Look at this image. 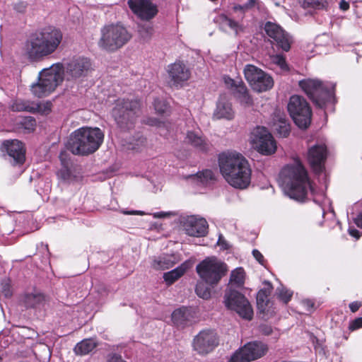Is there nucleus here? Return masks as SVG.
Returning a JSON list of instances; mask_svg holds the SVG:
<instances>
[{"label": "nucleus", "mask_w": 362, "mask_h": 362, "mask_svg": "<svg viewBox=\"0 0 362 362\" xmlns=\"http://www.w3.org/2000/svg\"><path fill=\"white\" fill-rule=\"evenodd\" d=\"M92 69L90 59L81 57L72 59L65 67L60 63L55 64L40 72L38 81L31 86V91L37 98L45 97L62 81L63 73L67 80H76L86 77Z\"/></svg>", "instance_id": "obj_1"}, {"label": "nucleus", "mask_w": 362, "mask_h": 362, "mask_svg": "<svg viewBox=\"0 0 362 362\" xmlns=\"http://www.w3.org/2000/svg\"><path fill=\"white\" fill-rule=\"evenodd\" d=\"M62 40V32L47 28L31 35L23 43V54L31 62H37L53 54Z\"/></svg>", "instance_id": "obj_2"}, {"label": "nucleus", "mask_w": 362, "mask_h": 362, "mask_svg": "<svg viewBox=\"0 0 362 362\" xmlns=\"http://www.w3.org/2000/svg\"><path fill=\"white\" fill-rule=\"evenodd\" d=\"M220 171L232 187L245 189L251 182L252 170L247 160L235 151L223 153L218 158Z\"/></svg>", "instance_id": "obj_3"}, {"label": "nucleus", "mask_w": 362, "mask_h": 362, "mask_svg": "<svg viewBox=\"0 0 362 362\" xmlns=\"http://www.w3.org/2000/svg\"><path fill=\"white\" fill-rule=\"evenodd\" d=\"M285 193L291 199L303 202L308 191L313 192L308 173L298 161L284 167L280 173Z\"/></svg>", "instance_id": "obj_4"}, {"label": "nucleus", "mask_w": 362, "mask_h": 362, "mask_svg": "<svg viewBox=\"0 0 362 362\" xmlns=\"http://www.w3.org/2000/svg\"><path fill=\"white\" fill-rule=\"evenodd\" d=\"M104 139L103 132L98 127H81L70 135L66 147L73 154L88 155L96 151Z\"/></svg>", "instance_id": "obj_5"}, {"label": "nucleus", "mask_w": 362, "mask_h": 362, "mask_svg": "<svg viewBox=\"0 0 362 362\" xmlns=\"http://www.w3.org/2000/svg\"><path fill=\"white\" fill-rule=\"evenodd\" d=\"M132 38V35L121 23H110L100 29L98 47L104 51L114 52L122 48Z\"/></svg>", "instance_id": "obj_6"}, {"label": "nucleus", "mask_w": 362, "mask_h": 362, "mask_svg": "<svg viewBox=\"0 0 362 362\" xmlns=\"http://www.w3.org/2000/svg\"><path fill=\"white\" fill-rule=\"evenodd\" d=\"M140 108L141 103L137 99L117 100L112 115L118 127L123 131L132 129L139 116Z\"/></svg>", "instance_id": "obj_7"}, {"label": "nucleus", "mask_w": 362, "mask_h": 362, "mask_svg": "<svg viewBox=\"0 0 362 362\" xmlns=\"http://www.w3.org/2000/svg\"><path fill=\"white\" fill-rule=\"evenodd\" d=\"M300 88L318 107L323 108L333 97L334 86L317 78H305L299 81Z\"/></svg>", "instance_id": "obj_8"}, {"label": "nucleus", "mask_w": 362, "mask_h": 362, "mask_svg": "<svg viewBox=\"0 0 362 362\" xmlns=\"http://www.w3.org/2000/svg\"><path fill=\"white\" fill-rule=\"evenodd\" d=\"M196 271L202 279L210 286H216L227 272V264L216 257H208L199 262L196 267Z\"/></svg>", "instance_id": "obj_9"}, {"label": "nucleus", "mask_w": 362, "mask_h": 362, "mask_svg": "<svg viewBox=\"0 0 362 362\" xmlns=\"http://www.w3.org/2000/svg\"><path fill=\"white\" fill-rule=\"evenodd\" d=\"M224 304L228 310L235 311L243 319H252V305L240 292L231 288L226 290L224 294Z\"/></svg>", "instance_id": "obj_10"}, {"label": "nucleus", "mask_w": 362, "mask_h": 362, "mask_svg": "<svg viewBox=\"0 0 362 362\" xmlns=\"http://www.w3.org/2000/svg\"><path fill=\"white\" fill-rule=\"evenodd\" d=\"M288 111L296 124L300 128L306 129L310 124L311 109L303 97L291 96L288 104Z\"/></svg>", "instance_id": "obj_11"}, {"label": "nucleus", "mask_w": 362, "mask_h": 362, "mask_svg": "<svg viewBox=\"0 0 362 362\" xmlns=\"http://www.w3.org/2000/svg\"><path fill=\"white\" fill-rule=\"evenodd\" d=\"M244 74L252 88L257 92L267 91L274 86L272 76L252 64H247L245 66Z\"/></svg>", "instance_id": "obj_12"}, {"label": "nucleus", "mask_w": 362, "mask_h": 362, "mask_svg": "<svg viewBox=\"0 0 362 362\" xmlns=\"http://www.w3.org/2000/svg\"><path fill=\"white\" fill-rule=\"evenodd\" d=\"M268 351L262 341H250L238 349L230 357V362H250L264 356Z\"/></svg>", "instance_id": "obj_13"}, {"label": "nucleus", "mask_w": 362, "mask_h": 362, "mask_svg": "<svg viewBox=\"0 0 362 362\" xmlns=\"http://www.w3.org/2000/svg\"><path fill=\"white\" fill-rule=\"evenodd\" d=\"M252 142L262 154L271 155L276 151V142L272 134L264 127H257L252 132Z\"/></svg>", "instance_id": "obj_14"}, {"label": "nucleus", "mask_w": 362, "mask_h": 362, "mask_svg": "<svg viewBox=\"0 0 362 362\" xmlns=\"http://www.w3.org/2000/svg\"><path fill=\"white\" fill-rule=\"evenodd\" d=\"M218 344L216 333L211 329L199 332L193 339V349L199 354H207Z\"/></svg>", "instance_id": "obj_15"}, {"label": "nucleus", "mask_w": 362, "mask_h": 362, "mask_svg": "<svg viewBox=\"0 0 362 362\" xmlns=\"http://www.w3.org/2000/svg\"><path fill=\"white\" fill-rule=\"evenodd\" d=\"M182 224L186 233L190 236L203 237L208 233L209 225L205 218L197 216L183 218Z\"/></svg>", "instance_id": "obj_16"}, {"label": "nucleus", "mask_w": 362, "mask_h": 362, "mask_svg": "<svg viewBox=\"0 0 362 362\" xmlns=\"http://www.w3.org/2000/svg\"><path fill=\"white\" fill-rule=\"evenodd\" d=\"M264 29L267 35L283 50L287 52L290 49L291 37L279 25L269 21L265 23Z\"/></svg>", "instance_id": "obj_17"}, {"label": "nucleus", "mask_w": 362, "mask_h": 362, "mask_svg": "<svg viewBox=\"0 0 362 362\" xmlns=\"http://www.w3.org/2000/svg\"><path fill=\"white\" fill-rule=\"evenodd\" d=\"M132 11L142 20L149 21L158 13L157 7L150 0H129Z\"/></svg>", "instance_id": "obj_18"}, {"label": "nucleus", "mask_w": 362, "mask_h": 362, "mask_svg": "<svg viewBox=\"0 0 362 362\" xmlns=\"http://www.w3.org/2000/svg\"><path fill=\"white\" fill-rule=\"evenodd\" d=\"M327 156V150L325 144L315 145L309 148L308 160L315 173H320L324 170Z\"/></svg>", "instance_id": "obj_19"}, {"label": "nucleus", "mask_w": 362, "mask_h": 362, "mask_svg": "<svg viewBox=\"0 0 362 362\" xmlns=\"http://www.w3.org/2000/svg\"><path fill=\"white\" fill-rule=\"evenodd\" d=\"M168 73L170 83L174 86H182L183 83L188 81L191 76L189 68L181 62H175L168 66Z\"/></svg>", "instance_id": "obj_20"}, {"label": "nucleus", "mask_w": 362, "mask_h": 362, "mask_svg": "<svg viewBox=\"0 0 362 362\" xmlns=\"http://www.w3.org/2000/svg\"><path fill=\"white\" fill-rule=\"evenodd\" d=\"M2 151L13 158V165H22L25 160V149L23 144L18 140H7L2 144Z\"/></svg>", "instance_id": "obj_21"}, {"label": "nucleus", "mask_w": 362, "mask_h": 362, "mask_svg": "<svg viewBox=\"0 0 362 362\" xmlns=\"http://www.w3.org/2000/svg\"><path fill=\"white\" fill-rule=\"evenodd\" d=\"M59 158L62 163V168L57 173L58 177L64 182L70 183L78 180L79 172L73 167L70 160L67 158L65 152H61Z\"/></svg>", "instance_id": "obj_22"}, {"label": "nucleus", "mask_w": 362, "mask_h": 362, "mask_svg": "<svg viewBox=\"0 0 362 362\" xmlns=\"http://www.w3.org/2000/svg\"><path fill=\"white\" fill-rule=\"evenodd\" d=\"M11 108L13 111L40 112L47 115L51 111V104L49 103H35L25 100H16L13 103Z\"/></svg>", "instance_id": "obj_23"}, {"label": "nucleus", "mask_w": 362, "mask_h": 362, "mask_svg": "<svg viewBox=\"0 0 362 362\" xmlns=\"http://www.w3.org/2000/svg\"><path fill=\"white\" fill-rule=\"evenodd\" d=\"M185 142L201 152H206L211 146L210 143L199 131H188Z\"/></svg>", "instance_id": "obj_24"}, {"label": "nucleus", "mask_w": 362, "mask_h": 362, "mask_svg": "<svg viewBox=\"0 0 362 362\" xmlns=\"http://www.w3.org/2000/svg\"><path fill=\"white\" fill-rule=\"evenodd\" d=\"M234 116V111L231 103L226 95H221L216 104V108L214 112V117L216 119H231Z\"/></svg>", "instance_id": "obj_25"}, {"label": "nucleus", "mask_w": 362, "mask_h": 362, "mask_svg": "<svg viewBox=\"0 0 362 362\" xmlns=\"http://www.w3.org/2000/svg\"><path fill=\"white\" fill-rule=\"evenodd\" d=\"M272 286L269 282H264V286L260 289L257 294V305L260 313H266L269 312L268 305L269 304V296L272 291Z\"/></svg>", "instance_id": "obj_26"}, {"label": "nucleus", "mask_w": 362, "mask_h": 362, "mask_svg": "<svg viewBox=\"0 0 362 362\" xmlns=\"http://www.w3.org/2000/svg\"><path fill=\"white\" fill-rule=\"evenodd\" d=\"M175 257L169 255H163L156 257L152 261L151 267L156 270L168 269L175 264Z\"/></svg>", "instance_id": "obj_27"}, {"label": "nucleus", "mask_w": 362, "mask_h": 362, "mask_svg": "<svg viewBox=\"0 0 362 362\" xmlns=\"http://www.w3.org/2000/svg\"><path fill=\"white\" fill-rule=\"evenodd\" d=\"M190 313L186 308H178L172 314V320L173 323L180 327L187 326L189 322Z\"/></svg>", "instance_id": "obj_28"}, {"label": "nucleus", "mask_w": 362, "mask_h": 362, "mask_svg": "<svg viewBox=\"0 0 362 362\" xmlns=\"http://www.w3.org/2000/svg\"><path fill=\"white\" fill-rule=\"evenodd\" d=\"M97 342L94 339H85L76 344L74 351L76 355L83 356L91 352L96 346Z\"/></svg>", "instance_id": "obj_29"}, {"label": "nucleus", "mask_w": 362, "mask_h": 362, "mask_svg": "<svg viewBox=\"0 0 362 362\" xmlns=\"http://www.w3.org/2000/svg\"><path fill=\"white\" fill-rule=\"evenodd\" d=\"M45 296L40 292L26 293L24 296V304L27 308H35L43 305Z\"/></svg>", "instance_id": "obj_30"}, {"label": "nucleus", "mask_w": 362, "mask_h": 362, "mask_svg": "<svg viewBox=\"0 0 362 362\" xmlns=\"http://www.w3.org/2000/svg\"><path fill=\"white\" fill-rule=\"evenodd\" d=\"M235 94L241 103L247 105H252V98L249 95L247 87L242 81H238V84L235 85Z\"/></svg>", "instance_id": "obj_31"}, {"label": "nucleus", "mask_w": 362, "mask_h": 362, "mask_svg": "<svg viewBox=\"0 0 362 362\" xmlns=\"http://www.w3.org/2000/svg\"><path fill=\"white\" fill-rule=\"evenodd\" d=\"M215 21L223 30H227L228 28H229L235 31L237 34L240 28V26L236 21L229 18L226 15H219L216 18Z\"/></svg>", "instance_id": "obj_32"}, {"label": "nucleus", "mask_w": 362, "mask_h": 362, "mask_svg": "<svg viewBox=\"0 0 362 362\" xmlns=\"http://www.w3.org/2000/svg\"><path fill=\"white\" fill-rule=\"evenodd\" d=\"M186 267L181 265L177 268L163 274V279L168 285L173 284L180 279L186 272Z\"/></svg>", "instance_id": "obj_33"}, {"label": "nucleus", "mask_w": 362, "mask_h": 362, "mask_svg": "<svg viewBox=\"0 0 362 362\" xmlns=\"http://www.w3.org/2000/svg\"><path fill=\"white\" fill-rule=\"evenodd\" d=\"M274 130L276 134L283 138L287 137L290 133V125L285 119H280L274 124Z\"/></svg>", "instance_id": "obj_34"}, {"label": "nucleus", "mask_w": 362, "mask_h": 362, "mask_svg": "<svg viewBox=\"0 0 362 362\" xmlns=\"http://www.w3.org/2000/svg\"><path fill=\"white\" fill-rule=\"evenodd\" d=\"M193 180H197L202 185H206L209 181L214 178V173L211 170H205L198 173L196 175L190 176Z\"/></svg>", "instance_id": "obj_35"}, {"label": "nucleus", "mask_w": 362, "mask_h": 362, "mask_svg": "<svg viewBox=\"0 0 362 362\" xmlns=\"http://www.w3.org/2000/svg\"><path fill=\"white\" fill-rule=\"evenodd\" d=\"M245 280V272L244 269L241 267L236 268L233 271H232L230 277V281L232 284L237 285L238 286H241L244 284Z\"/></svg>", "instance_id": "obj_36"}, {"label": "nucleus", "mask_w": 362, "mask_h": 362, "mask_svg": "<svg viewBox=\"0 0 362 362\" xmlns=\"http://www.w3.org/2000/svg\"><path fill=\"white\" fill-rule=\"evenodd\" d=\"M195 292L197 295L203 298L208 299L211 296V289L206 285L205 281H199L195 288Z\"/></svg>", "instance_id": "obj_37"}, {"label": "nucleus", "mask_w": 362, "mask_h": 362, "mask_svg": "<svg viewBox=\"0 0 362 362\" xmlns=\"http://www.w3.org/2000/svg\"><path fill=\"white\" fill-rule=\"evenodd\" d=\"M278 298L284 303H287L291 298L293 292L283 286L278 287L276 291Z\"/></svg>", "instance_id": "obj_38"}, {"label": "nucleus", "mask_w": 362, "mask_h": 362, "mask_svg": "<svg viewBox=\"0 0 362 362\" xmlns=\"http://www.w3.org/2000/svg\"><path fill=\"white\" fill-rule=\"evenodd\" d=\"M12 295L10 281L8 279H4L0 283V296L5 298H9Z\"/></svg>", "instance_id": "obj_39"}, {"label": "nucleus", "mask_w": 362, "mask_h": 362, "mask_svg": "<svg viewBox=\"0 0 362 362\" xmlns=\"http://www.w3.org/2000/svg\"><path fill=\"white\" fill-rule=\"evenodd\" d=\"M271 62L278 66L281 70L282 71H287L288 70V65L286 62V59L284 57L283 55L281 54H275L270 57Z\"/></svg>", "instance_id": "obj_40"}, {"label": "nucleus", "mask_w": 362, "mask_h": 362, "mask_svg": "<svg viewBox=\"0 0 362 362\" xmlns=\"http://www.w3.org/2000/svg\"><path fill=\"white\" fill-rule=\"evenodd\" d=\"M156 112L159 115H163L168 112V105L163 100L156 99L153 103Z\"/></svg>", "instance_id": "obj_41"}, {"label": "nucleus", "mask_w": 362, "mask_h": 362, "mask_svg": "<svg viewBox=\"0 0 362 362\" xmlns=\"http://www.w3.org/2000/svg\"><path fill=\"white\" fill-rule=\"evenodd\" d=\"M259 0H247V2L243 5L235 6L234 9L245 11L252 9L255 7L259 8Z\"/></svg>", "instance_id": "obj_42"}, {"label": "nucleus", "mask_w": 362, "mask_h": 362, "mask_svg": "<svg viewBox=\"0 0 362 362\" xmlns=\"http://www.w3.org/2000/svg\"><path fill=\"white\" fill-rule=\"evenodd\" d=\"M305 4L316 9H320L327 6L326 0H305Z\"/></svg>", "instance_id": "obj_43"}, {"label": "nucleus", "mask_w": 362, "mask_h": 362, "mask_svg": "<svg viewBox=\"0 0 362 362\" xmlns=\"http://www.w3.org/2000/svg\"><path fill=\"white\" fill-rule=\"evenodd\" d=\"M139 31L142 37L148 38L153 33V27L150 25H141Z\"/></svg>", "instance_id": "obj_44"}, {"label": "nucleus", "mask_w": 362, "mask_h": 362, "mask_svg": "<svg viewBox=\"0 0 362 362\" xmlns=\"http://www.w3.org/2000/svg\"><path fill=\"white\" fill-rule=\"evenodd\" d=\"M217 245L221 247L222 250H228L230 247L229 244L225 240L222 234H220L217 241Z\"/></svg>", "instance_id": "obj_45"}, {"label": "nucleus", "mask_w": 362, "mask_h": 362, "mask_svg": "<svg viewBox=\"0 0 362 362\" xmlns=\"http://www.w3.org/2000/svg\"><path fill=\"white\" fill-rule=\"evenodd\" d=\"M260 332L266 336L270 335L272 333V327L270 325L264 324L259 327Z\"/></svg>", "instance_id": "obj_46"}, {"label": "nucleus", "mask_w": 362, "mask_h": 362, "mask_svg": "<svg viewBox=\"0 0 362 362\" xmlns=\"http://www.w3.org/2000/svg\"><path fill=\"white\" fill-rule=\"evenodd\" d=\"M362 327V317H358L353 320L349 325V328L352 330L359 329Z\"/></svg>", "instance_id": "obj_47"}, {"label": "nucleus", "mask_w": 362, "mask_h": 362, "mask_svg": "<svg viewBox=\"0 0 362 362\" xmlns=\"http://www.w3.org/2000/svg\"><path fill=\"white\" fill-rule=\"evenodd\" d=\"M303 306L306 308L308 311H311L315 306V303L310 299H305L302 301Z\"/></svg>", "instance_id": "obj_48"}, {"label": "nucleus", "mask_w": 362, "mask_h": 362, "mask_svg": "<svg viewBox=\"0 0 362 362\" xmlns=\"http://www.w3.org/2000/svg\"><path fill=\"white\" fill-rule=\"evenodd\" d=\"M362 304L361 302L354 301L349 304V308L352 313H356L361 307Z\"/></svg>", "instance_id": "obj_49"}, {"label": "nucleus", "mask_w": 362, "mask_h": 362, "mask_svg": "<svg viewBox=\"0 0 362 362\" xmlns=\"http://www.w3.org/2000/svg\"><path fill=\"white\" fill-rule=\"evenodd\" d=\"M146 124L151 126L160 127L162 124H163V122L158 120L156 118H149L147 119Z\"/></svg>", "instance_id": "obj_50"}, {"label": "nucleus", "mask_w": 362, "mask_h": 362, "mask_svg": "<svg viewBox=\"0 0 362 362\" xmlns=\"http://www.w3.org/2000/svg\"><path fill=\"white\" fill-rule=\"evenodd\" d=\"M252 255L260 263L262 264L264 260V257L262 253L257 250H253Z\"/></svg>", "instance_id": "obj_51"}, {"label": "nucleus", "mask_w": 362, "mask_h": 362, "mask_svg": "<svg viewBox=\"0 0 362 362\" xmlns=\"http://www.w3.org/2000/svg\"><path fill=\"white\" fill-rule=\"evenodd\" d=\"M14 8L19 13H23L25 11L26 4L24 2H19L14 6Z\"/></svg>", "instance_id": "obj_52"}, {"label": "nucleus", "mask_w": 362, "mask_h": 362, "mask_svg": "<svg viewBox=\"0 0 362 362\" xmlns=\"http://www.w3.org/2000/svg\"><path fill=\"white\" fill-rule=\"evenodd\" d=\"M108 362H126L122 358L117 354H112L110 356Z\"/></svg>", "instance_id": "obj_53"}, {"label": "nucleus", "mask_w": 362, "mask_h": 362, "mask_svg": "<svg viewBox=\"0 0 362 362\" xmlns=\"http://www.w3.org/2000/svg\"><path fill=\"white\" fill-rule=\"evenodd\" d=\"M225 83L230 87L235 88V85L238 84V82L235 81L230 78H225Z\"/></svg>", "instance_id": "obj_54"}, {"label": "nucleus", "mask_w": 362, "mask_h": 362, "mask_svg": "<svg viewBox=\"0 0 362 362\" xmlns=\"http://www.w3.org/2000/svg\"><path fill=\"white\" fill-rule=\"evenodd\" d=\"M339 8L344 11L349 10V4L345 0H341L339 3Z\"/></svg>", "instance_id": "obj_55"}, {"label": "nucleus", "mask_w": 362, "mask_h": 362, "mask_svg": "<svg viewBox=\"0 0 362 362\" xmlns=\"http://www.w3.org/2000/svg\"><path fill=\"white\" fill-rule=\"evenodd\" d=\"M349 233L356 239H358L361 236L359 231L355 228H349Z\"/></svg>", "instance_id": "obj_56"}, {"label": "nucleus", "mask_w": 362, "mask_h": 362, "mask_svg": "<svg viewBox=\"0 0 362 362\" xmlns=\"http://www.w3.org/2000/svg\"><path fill=\"white\" fill-rule=\"evenodd\" d=\"M124 214H128V215H143L144 212L141 211H124Z\"/></svg>", "instance_id": "obj_57"}, {"label": "nucleus", "mask_w": 362, "mask_h": 362, "mask_svg": "<svg viewBox=\"0 0 362 362\" xmlns=\"http://www.w3.org/2000/svg\"><path fill=\"white\" fill-rule=\"evenodd\" d=\"M355 223L358 227L362 228V213L359 214V215L355 219Z\"/></svg>", "instance_id": "obj_58"}, {"label": "nucleus", "mask_w": 362, "mask_h": 362, "mask_svg": "<svg viewBox=\"0 0 362 362\" xmlns=\"http://www.w3.org/2000/svg\"><path fill=\"white\" fill-rule=\"evenodd\" d=\"M43 350L45 352V354L47 356V358H45V359L49 360V358L51 357V351H50L49 349L47 346H44Z\"/></svg>", "instance_id": "obj_59"}, {"label": "nucleus", "mask_w": 362, "mask_h": 362, "mask_svg": "<svg viewBox=\"0 0 362 362\" xmlns=\"http://www.w3.org/2000/svg\"><path fill=\"white\" fill-rule=\"evenodd\" d=\"M28 121H29V123H30V128H31V129H33L34 126L35 125V119H31V118H30V119H29V120H28Z\"/></svg>", "instance_id": "obj_60"}, {"label": "nucleus", "mask_w": 362, "mask_h": 362, "mask_svg": "<svg viewBox=\"0 0 362 362\" xmlns=\"http://www.w3.org/2000/svg\"><path fill=\"white\" fill-rule=\"evenodd\" d=\"M163 215H162V213H159L158 214H155V217H162Z\"/></svg>", "instance_id": "obj_61"}]
</instances>
